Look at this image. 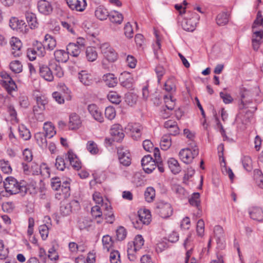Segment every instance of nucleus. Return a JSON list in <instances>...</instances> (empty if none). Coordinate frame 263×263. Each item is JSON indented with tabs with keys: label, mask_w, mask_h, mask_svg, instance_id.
<instances>
[{
	"label": "nucleus",
	"mask_w": 263,
	"mask_h": 263,
	"mask_svg": "<svg viewBox=\"0 0 263 263\" xmlns=\"http://www.w3.org/2000/svg\"><path fill=\"white\" fill-rule=\"evenodd\" d=\"M200 194L198 192L193 193L189 199V203L193 206L196 207L198 210L200 207Z\"/></svg>",
	"instance_id": "f704fd0d"
},
{
	"label": "nucleus",
	"mask_w": 263,
	"mask_h": 263,
	"mask_svg": "<svg viewBox=\"0 0 263 263\" xmlns=\"http://www.w3.org/2000/svg\"><path fill=\"white\" fill-rule=\"evenodd\" d=\"M161 148L163 151L167 150L171 146V140L169 136L165 135L162 137L160 142Z\"/></svg>",
	"instance_id": "37998d69"
},
{
	"label": "nucleus",
	"mask_w": 263,
	"mask_h": 263,
	"mask_svg": "<svg viewBox=\"0 0 263 263\" xmlns=\"http://www.w3.org/2000/svg\"><path fill=\"white\" fill-rule=\"evenodd\" d=\"M256 25H262L263 26V17L260 11L257 12L256 18L254 21L252 28L254 29Z\"/></svg>",
	"instance_id": "774afa93"
},
{
	"label": "nucleus",
	"mask_w": 263,
	"mask_h": 263,
	"mask_svg": "<svg viewBox=\"0 0 263 263\" xmlns=\"http://www.w3.org/2000/svg\"><path fill=\"white\" fill-rule=\"evenodd\" d=\"M102 243L104 249L109 251V249L112 246L114 241L112 238L108 235H105L102 238Z\"/></svg>",
	"instance_id": "49530a36"
},
{
	"label": "nucleus",
	"mask_w": 263,
	"mask_h": 263,
	"mask_svg": "<svg viewBox=\"0 0 263 263\" xmlns=\"http://www.w3.org/2000/svg\"><path fill=\"white\" fill-rule=\"evenodd\" d=\"M25 17L28 25L31 29H34L37 27L38 23L37 22V18L34 13L26 12L25 14Z\"/></svg>",
	"instance_id": "cd10ccee"
},
{
	"label": "nucleus",
	"mask_w": 263,
	"mask_h": 263,
	"mask_svg": "<svg viewBox=\"0 0 263 263\" xmlns=\"http://www.w3.org/2000/svg\"><path fill=\"white\" fill-rule=\"evenodd\" d=\"M0 168L4 174H9L12 172V170L8 161L4 159L0 160Z\"/></svg>",
	"instance_id": "a19ab883"
},
{
	"label": "nucleus",
	"mask_w": 263,
	"mask_h": 263,
	"mask_svg": "<svg viewBox=\"0 0 263 263\" xmlns=\"http://www.w3.org/2000/svg\"><path fill=\"white\" fill-rule=\"evenodd\" d=\"M116 115L115 109L111 106L107 107L105 110V116L109 120L114 119Z\"/></svg>",
	"instance_id": "3c124183"
},
{
	"label": "nucleus",
	"mask_w": 263,
	"mask_h": 263,
	"mask_svg": "<svg viewBox=\"0 0 263 263\" xmlns=\"http://www.w3.org/2000/svg\"><path fill=\"white\" fill-rule=\"evenodd\" d=\"M128 128L131 132V136L134 140H139L141 137V130L143 127L139 123H130L128 125Z\"/></svg>",
	"instance_id": "f8f14e48"
},
{
	"label": "nucleus",
	"mask_w": 263,
	"mask_h": 263,
	"mask_svg": "<svg viewBox=\"0 0 263 263\" xmlns=\"http://www.w3.org/2000/svg\"><path fill=\"white\" fill-rule=\"evenodd\" d=\"M155 211L163 218L169 217L173 212L171 205L164 201H160L156 203Z\"/></svg>",
	"instance_id": "7ed1b4c3"
},
{
	"label": "nucleus",
	"mask_w": 263,
	"mask_h": 263,
	"mask_svg": "<svg viewBox=\"0 0 263 263\" xmlns=\"http://www.w3.org/2000/svg\"><path fill=\"white\" fill-rule=\"evenodd\" d=\"M60 211V213L62 216H66L68 215L71 212V206L70 204L67 203L61 205Z\"/></svg>",
	"instance_id": "6e6d98bb"
},
{
	"label": "nucleus",
	"mask_w": 263,
	"mask_h": 263,
	"mask_svg": "<svg viewBox=\"0 0 263 263\" xmlns=\"http://www.w3.org/2000/svg\"><path fill=\"white\" fill-rule=\"evenodd\" d=\"M139 220L143 222L145 225H148L151 221V212L148 210H144L143 211L138 212L137 216Z\"/></svg>",
	"instance_id": "393cba45"
},
{
	"label": "nucleus",
	"mask_w": 263,
	"mask_h": 263,
	"mask_svg": "<svg viewBox=\"0 0 263 263\" xmlns=\"http://www.w3.org/2000/svg\"><path fill=\"white\" fill-rule=\"evenodd\" d=\"M91 213L92 217L96 219L100 218L103 216L101 208L98 205H95L92 207Z\"/></svg>",
	"instance_id": "13d9d810"
},
{
	"label": "nucleus",
	"mask_w": 263,
	"mask_h": 263,
	"mask_svg": "<svg viewBox=\"0 0 263 263\" xmlns=\"http://www.w3.org/2000/svg\"><path fill=\"white\" fill-rule=\"evenodd\" d=\"M242 164L243 168L248 172H250L252 170V159L249 156H244L242 159Z\"/></svg>",
	"instance_id": "a18cd8bd"
},
{
	"label": "nucleus",
	"mask_w": 263,
	"mask_h": 263,
	"mask_svg": "<svg viewBox=\"0 0 263 263\" xmlns=\"http://www.w3.org/2000/svg\"><path fill=\"white\" fill-rule=\"evenodd\" d=\"M39 11L44 15H48L52 12L53 8L51 4L46 0H40L37 2Z\"/></svg>",
	"instance_id": "2eb2a0df"
},
{
	"label": "nucleus",
	"mask_w": 263,
	"mask_h": 263,
	"mask_svg": "<svg viewBox=\"0 0 263 263\" xmlns=\"http://www.w3.org/2000/svg\"><path fill=\"white\" fill-rule=\"evenodd\" d=\"M10 45L11 47V53L14 57H18L22 55V43L18 38L14 36L11 37Z\"/></svg>",
	"instance_id": "1a4fd4ad"
},
{
	"label": "nucleus",
	"mask_w": 263,
	"mask_h": 263,
	"mask_svg": "<svg viewBox=\"0 0 263 263\" xmlns=\"http://www.w3.org/2000/svg\"><path fill=\"white\" fill-rule=\"evenodd\" d=\"M49 66H50L51 70L54 71V73L57 77L61 78L63 76L64 72L59 62L54 60H51L49 63Z\"/></svg>",
	"instance_id": "4be33fe9"
},
{
	"label": "nucleus",
	"mask_w": 263,
	"mask_h": 263,
	"mask_svg": "<svg viewBox=\"0 0 263 263\" xmlns=\"http://www.w3.org/2000/svg\"><path fill=\"white\" fill-rule=\"evenodd\" d=\"M45 46L46 49L49 50H52L57 45L56 40L51 35L47 34L44 39Z\"/></svg>",
	"instance_id": "c756f323"
},
{
	"label": "nucleus",
	"mask_w": 263,
	"mask_h": 263,
	"mask_svg": "<svg viewBox=\"0 0 263 263\" xmlns=\"http://www.w3.org/2000/svg\"><path fill=\"white\" fill-rule=\"evenodd\" d=\"M87 150L93 155L97 154L99 152L97 145L92 141H89L87 143Z\"/></svg>",
	"instance_id": "603ef678"
},
{
	"label": "nucleus",
	"mask_w": 263,
	"mask_h": 263,
	"mask_svg": "<svg viewBox=\"0 0 263 263\" xmlns=\"http://www.w3.org/2000/svg\"><path fill=\"white\" fill-rule=\"evenodd\" d=\"M126 62L127 66L131 68H135L137 63L136 59L134 56L131 55H128L127 56Z\"/></svg>",
	"instance_id": "69168bd1"
},
{
	"label": "nucleus",
	"mask_w": 263,
	"mask_h": 263,
	"mask_svg": "<svg viewBox=\"0 0 263 263\" xmlns=\"http://www.w3.org/2000/svg\"><path fill=\"white\" fill-rule=\"evenodd\" d=\"M170 169L174 174H178L181 171V167L177 160L173 158H170L167 161Z\"/></svg>",
	"instance_id": "bb28decb"
},
{
	"label": "nucleus",
	"mask_w": 263,
	"mask_h": 263,
	"mask_svg": "<svg viewBox=\"0 0 263 263\" xmlns=\"http://www.w3.org/2000/svg\"><path fill=\"white\" fill-rule=\"evenodd\" d=\"M254 178L258 185L263 189V174L261 170L259 169L254 170Z\"/></svg>",
	"instance_id": "ea45409f"
},
{
	"label": "nucleus",
	"mask_w": 263,
	"mask_h": 263,
	"mask_svg": "<svg viewBox=\"0 0 263 263\" xmlns=\"http://www.w3.org/2000/svg\"><path fill=\"white\" fill-rule=\"evenodd\" d=\"M82 50L81 48L75 45L74 43H69L66 48L68 55L74 57H78Z\"/></svg>",
	"instance_id": "a878e982"
},
{
	"label": "nucleus",
	"mask_w": 263,
	"mask_h": 263,
	"mask_svg": "<svg viewBox=\"0 0 263 263\" xmlns=\"http://www.w3.org/2000/svg\"><path fill=\"white\" fill-rule=\"evenodd\" d=\"M18 132L20 136L24 140H28L30 139V132L29 130L24 125L19 127Z\"/></svg>",
	"instance_id": "79ce46f5"
},
{
	"label": "nucleus",
	"mask_w": 263,
	"mask_h": 263,
	"mask_svg": "<svg viewBox=\"0 0 263 263\" xmlns=\"http://www.w3.org/2000/svg\"><path fill=\"white\" fill-rule=\"evenodd\" d=\"M67 159H65V155L59 156L55 159V165L60 171H64L67 166Z\"/></svg>",
	"instance_id": "473e14b6"
},
{
	"label": "nucleus",
	"mask_w": 263,
	"mask_h": 263,
	"mask_svg": "<svg viewBox=\"0 0 263 263\" xmlns=\"http://www.w3.org/2000/svg\"><path fill=\"white\" fill-rule=\"evenodd\" d=\"M117 154L119 161L123 165L128 166L131 164V155L128 149L123 147H119Z\"/></svg>",
	"instance_id": "423d86ee"
},
{
	"label": "nucleus",
	"mask_w": 263,
	"mask_h": 263,
	"mask_svg": "<svg viewBox=\"0 0 263 263\" xmlns=\"http://www.w3.org/2000/svg\"><path fill=\"white\" fill-rule=\"evenodd\" d=\"M108 100L112 103L118 104L121 101V97L116 92H110L107 96Z\"/></svg>",
	"instance_id": "8fccbe9b"
},
{
	"label": "nucleus",
	"mask_w": 263,
	"mask_h": 263,
	"mask_svg": "<svg viewBox=\"0 0 263 263\" xmlns=\"http://www.w3.org/2000/svg\"><path fill=\"white\" fill-rule=\"evenodd\" d=\"M43 128L45 131V133H44L45 135L49 138H52L56 134V132L54 130V127L51 122L45 123Z\"/></svg>",
	"instance_id": "c9c22d12"
},
{
	"label": "nucleus",
	"mask_w": 263,
	"mask_h": 263,
	"mask_svg": "<svg viewBox=\"0 0 263 263\" xmlns=\"http://www.w3.org/2000/svg\"><path fill=\"white\" fill-rule=\"evenodd\" d=\"M66 1L71 10L79 12L83 11L87 6L85 0H66Z\"/></svg>",
	"instance_id": "9b49d317"
},
{
	"label": "nucleus",
	"mask_w": 263,
	"mask_h": 263,
	"mask_svg": "<svg viewBox=\"0 0 263 263\" xmlns=\"http://www.w3.org/2000/svg\"><path fill=\"white\" fill-rule=\"evenodd\" d=\"M193 15L192 18H185L182 22V28L185 31L192 32L195 29L196 21L198 20L199 17L196 13H194Z\"/></svg>",
	"instance_id": "9d476101"
},
{
	"label": "nucleus",
	"mask_w": 263,
	"mask_h": 263,
	"mask_svg": "<svg viewBox=\"0 0 263 263\" xmlns=\"http://www.w3.org/2000/svg\"><path fill=\"white\" fill-rule=\"evenodd\" d=\"M204 231V222L202 219H199L197 223L196 232L200 236H202Z\"/></svg>",
	"instance_id": "680f3d73"
},
{
	"label": "nucleus",
	"mask_w": 263,
	"mask_h": 263,
	"mask_svg": "<svg viewBox=\"0 0 263 263\" xmlns=\"http://www.w3.org/2000/svg\"><path fill=\"white\" fill-rule=\"evenodd\" d=\"M102 80L108 87H114L118 83L117 78L115 77L113 73H111L104 74L102 77Z\"/></svg>",
	"instance_id": "aec40b11"
},
{
	"label": "nucleus",
	"mask_w": 263,
	"mask_h": 263,
	"mask_svg": "<svg viewBox=\"0 0 263 263\" xmlns=\"http://www.w3.org/2000/svg\"><path fill=\"white\" fill-rule=\"evenodd\" d=\"M86 57L89 62H93L98 58V53L95 47H88L85 51Z\"/></svg>",
	"instance_id": "2f4dec72"
},
{
	"label": "nucleus",
	"mask_w": 263,
	"mask_h": 263,
	"mask_svg": "<svg viewBox=\"0 0 263 263\" xmlns=\"http://www.w3.org/2000/svg\"><path fill=\"white\" fill-rule=\"evenodd\" d=\"M9 66L10 69L15 73H20L22 71V65L18 60L11 62Z\"/></svg>",
	"instance_id": "c03bdc74"
},
{
	"label": "nucleus",
	"mask_w": 263,
	"mask_h": 263,
	"mask_svg": "<svg viewBox=\"0 0 263 263\" xmlns=\"http://www.w3.org/2000/svg\"><path fill=\"white\" fill-rule=\"evenodd\" d=\"M78 78L85 86H90L93 83L92 76L85 70H82L78 73Z\"/></svg>",
	"instance_id": "dca6fc26"
},
{
	"label": "nucleus",
	"mask_w": 263,
	"mask_h": 263,
	"mask_svg": "<svg viewBox=\"0 0 263 263\" xmlns=\"http://www.w3.org/2000/svg\"><path fill=\"white\" fill-rule=\"evenodd\" d=\"M44 133L39 132L35 134V138L39 145L43 148L46 147L47 146V141Z\"/></svg>",
	"instance_id": "4c0bfd02"
},
{
	"label": "nucleus",
	"mask_w": 263,
	"mask_h": 263,
	"mask_svg": "<svg viewBox=\"0 0 263 263\" xmlns=\"http://www.w3.org/2000/svg\"><path fill=\"white\" fill-rule=\"evenodd\" d=\"M175 88L176 86L174 83V80L173 79H170L167 80L164 84V89L167 92L175 90Z\"/></svg>",
	"instance_id": "4d7b16f0"
},
{
	"label": "nucleus",
	"mask_w": 263,
	"mask_h": 263,
	"mask_svg": "<svg viewBox=\"0 0 263 263\" xmlns=\"http://www.w3.org/2000/svg\"><path fill=\"white\" fill-rule=\"evenodd\" d=\"M138 250L136 248L134 243L133 241L129 242L127 245V255L129 259L131 261H134L136 259V256L135 253Z\"/></svg>",
	"instance_id": "e433bc0d"
},
{
	"label": "nucleus",
	"mask_w": 263,
	"mask_h": 263,
	"mask_svg": "<svg viewBox=\"0 0 263 263\" xmlns=\"http://www.w3.org/2000/svg\"><path fill=\"white\" fill-rule=\"evenodd\" d=\"M122 74H127L128 76V78H127L126 80H123L121 82V85L127 88H131L132 87L133 79L130 77V74L128 73L124 72Z\"/></svg>",
	"instance_id": "bf43d9fd"
},
{
	"label": "nucleus",
	"mask_w": 263,
	"mask_h": 263,
	"mask_svg": "<svg viewBox=\"0 0 263 263\" xmlns=\"http://www.w3.org/2000/svg\"><path fill=\"white\" fill-rule=\"evenodd\" d=\"M40 234L43 240H45L48 235V228L46 224L41 225L39 227Z\"/></svg>",
	"instance_id": "0e129e2a"
},
{
	"label": "nucleus",
	"mask_w": 263,
	"mask_h": 263,
	"mask_svg": "<svg viewBox=\"0 0 263 263\" xmlns=\"http://www.w3.org/2000/svg\"><path fill=\"white\" fill-rule=\"evenodd\" d=\"M133 242L134 243L135 246H136V248L139 250L143 246L144 240L142 235H138L136 236Z\"/></svg>",
	"instance_id": "052dcab7"
},
{
	"label": "nucleus",
	"mask_w": 263,
	"mask_h": 263,
	"mask_svg": "<svg viewBox=\"0 0 263 263\" xmlns=\"http://www.w3.org/2000/svg\"><path fill=\"white\" fill-rule=\"evenodd\" d=\"M33 48L37 53L38 56L43 57L45 55L46 47L41 42L36 41L33 44Z\"/></svg>",
	"instance_id": "58836bf2"
},
{
	"label": "nucleus",
	"mask_w": 263,
	"mask_h": 263,
	"mask_svg": "<svg viewBox=\"0 0 263 263\" xmlns=\"http://www.w3.org/2000/svg\"><path fill=\"white\" fill-rule=\"evenodd\" d=\"M120 255L119 251L114 250L110 253V263H121L120 259Z\"/></svg>",
	"instance_id": "5fc2aeb1"
},
{
	"label": "nucleus",
	"mask_w": 263,
	"mask_h": 263,
	"mask_svg": "<svg viewBox=\"0 0 263 263\" xmlns=\"http://www.w3.org/2000/svg\"><path fill=\"white\" fill-rule=\"evenodd\" d=\"M127 232L126 229L123 227H119L116 231L117 239L119 241L124 239L126 236Z\"/></svg>",
	"instance_id": "864d4df0"
},
{
	"label": "nucleus",
	"mask_w": 263,
	"mask_h": 263,
	"mask_svg": "<svg viewBox=\"0 0 263 263\" xmlns=\"http://www.w3.org/2000/svg\"><path fill=\"white\" fill-rule=\"evenodd\" d=\"M249 215L250 217L254 220L261 221L263 220V211L260 208H252L250 209Z\"/></svg>",
	"instance_id": "412c9836"
},
{
	"label": "nucleus",
	"mask_w": 263,
	"mask_h": 263,
	"mask_svg": "<svg viewBox=\"0 0 263 263\" xmlns=\"http://www.w3.org/2000/svg\"><path fill=\"white\" fill-rule=\"evenodd\" d=\"M10 27L13 30L20 32H26L27 26L24 20H20L16 17H11L9 22Z\"/></svg>",
	"instance_id": "39448f33"
},
{
	"label": "nucleus",
	"mask_w": 263,
	"mask_h": 263,
	"mask_svg": "<svg viewBox=\"0 0 263 263\" xmlns=\"http://www.w3.org/2000/svg\"><path fill=\"white\" fill-rule=\"evenodd\" d=\"M2 85L9 94H10L17 88L16 85L12 79H9V80H3L2 82Z\"/></svg>",
	"instance_id": "7c9ffc66"
},
{
	"label": "nucleus",
	"mask_w": 263,
	"mask_h": 263,
	"mask_svg": "<svg viewBox=\"0 0 263 263\" xmlns=\"http://www.w3.org/2000/svg\"><path fill=\"white\" fill-rule=\"evenodd\" d=\"M9 251L8 248H5L2 240H0V259H5L8 257Z\"/></svg>",
	"instance_id": "e2e57ef3"
},
{
	"label": "nucleus",
	"mask_w": 263,
	"mask_h": 263,
	"mask_svg": "<svg viewBox=\"0 0 263 263\" xmlns=\"http://www.w3.org/2000/svg\"><path fill=\"white\" fill-rule=\"evenodd\" d=\"M87 109L93 118L97 121L101 123L103 121V117L98 106L95 104L88 106Z\"/></svg>",
	"instance_id": "f3484780"
},
{
	"label": "nucleus",
	"mask_w": 263,
	"mask_h": 263,
	"mask_svg": "<svg viewBox=\"0 0 263 263\" xmlns=\"http://www.w3.org/2000/svg\"><path fill=\"white\" fill-rule=\"evenodd\" d=\"M229 15L227 12L219 13L216 18L217 24L219 26H224L227 24L229 22Z\"/></svg>",
	"instance_id": "c85d7f7f"
},
{
	"label": "nucleus",
	"mask_w": 263,
	"mask_h": 263,
	"mask_svg": "<svg viewBox=\"0 0 263 263\" xmlns=\"http://www.w3.org/2000/svg\"><path fill=\"white\" fill-rule=\"evenodd\" d=\"M81 124V121L78 115L71 114L69 116V128L71 130L78 129Z\"/></svg>",
	"instance_id": "6ab92c4d"
},
{
	"label": "nucleus",
	"mask_w": 263,
	"mask_h": 263,
	"mask_svg": "<svg viewBox=\"0 0 263 263\" xmlns=\"http://www.w3.org/2000/svg\"><path fill=\"white\" fill-rule=\"evenodd\" d=\"M214 232L217 247L222 250L225 247V239L223 228L220 226H216L214 228Z\"/></svg>",
	"instance_id": "6e6552de"
},
{
	"label": "nucleus",
	"mask_w": 263,
	"mask_h": 263,
	"mask_svg": "<svg viewBox=\"0 0 263 263\" xmlns=\"http://www.w3.org/2000/svg\"><path fill=\"white\" fill-rule=\"evenodd\" d=\"M110 134L113 137V140L117 142L121 141L124 137L121 126L119 124H114L111 126Z\"/></svg>",
	"instance_id": "ddd939ff"
},
{
	"label": "nucleus",
	"mask_w": 263,
	"mask_h": 263,
	"mask_svg": "<svg viewBox=\"0 0 263 263\" xmlns=\"http://www.w3.org/2000/svg\"><path fill=\"white\" fill-rule=\"evenodd\" d=\"M60 188L64 198L70 195V182L69 181L66 180L63 181L62 183L61 182Z\"/></svg>",
	"instance_id": "de8ad7c7"
},
{
	"label": "nucleus",
	"mask_w": 263,
	"mask_h": 263,
	"mask_svg": "<svg viewBox=\"0 0 263 263\" xmlns=\"http://www.w3.org/2000/svg\"><path fill=\"white\" fill-rule=\"evenodd\" d=\"M109 19L112 23L121 24L123 20V16L121 13L114 11L109 14Z\"/></svg>",
	"instance_id": "72a5a7b5"
},
{
	"label": "nucleus",
	"mask_w": 263,
	"mask_h": 263,
	"mask_svg": "<svg viewBox=\"0 0 263 263\" xmlns=\"http://www.w3.org/2000/svg\"><path fill=\"white\" fill-rule=\"evenodd\" d=\"M65 159L69 162L71 166L76 170L81 168V163L77 156L72 151H69L65 155Z\"/></svg>",
	"instance_id": "4468645a"
},
{
	"label": "nucleus",
	"mask_w": 263,
	"mask_h": 263,
	"mask_svg": "<svg viewBox=\"0 0 263 263\" xmlns=\"http://www.w3.org/2000/svg\"><path fill=\"white\" fill-rule=\"evenodd\" d=\"M199 154L198 149L196 146L190 149V148L182 149L179 154L181 160L186 164L191 163L194 158Z\"/></svg>",
	"instance_id": "f03ea898"
},
{
	"label": "nucleus",
	"mask_w": 263,
	"mask_h": 263,
	"mask_svg": "<svg viewBox=\"0 0 263 263\" xmlns=\"http://www.w3.org/2000/svg\"><path fill=\"white\" fill-rule=\"evenodd\" d=\"M146 200L150 202L152 201L155 196V190L153 187H148L144 193Z\"/></svg>",
	"instance_id": "09e8293b"
},
{
	"label": "nucleus",
	"mask_w": 263,
	"mask_h": 263,
	"mask_svg": "<svg viewBox=\"0 0 263 263\" xmlns=\"http://www.w3.org/2000/svg\"><path fill=\"white\" fill-rule=\"evenodd\" d=\"M40 74L41 77L47 81L51 82L53 80V73L50 66L42 65L40 66Z\"/></svg>",
	"instance_id": "a211bd4d"
},
{
	"label": "nucleus",
	"mask_w": 263,
	"mask_h": 263,
	"mask_svg": "<svg viewBox=\"0 0 263 263\" xmlns=\"http://www.w3.org/2000/svg\"><path fill=\"white\" fill-rule=\"evenodd\" d=\"M124 34L127 37L132 38L133 36V29L131 24L128 22L124 28Z\"/></svg>",
	"instance_id": "338daca9"
},
{
	"label": "nucleus",
	"mask_w": 263,
	"mask_h": 263,
	"mask_svg": "<svg viewBox=\"0 0 263 263\" xmlns=\"http://www.w3.org/2000/svg\"><path fill=\"white\" fill-rule=\"evenodd\" d=\"M3 185L6 192L10 195L20 194L24 196L29 189L26 181L21 180L18 182L12 176L7 177L3 181Z\"/></svg>",
	"instance_id": "f257e3e1"
},
{
	"label": "nucleus",
	"mask_w": 263,
	"mask_h": 263,
	"mask_svg": "<svg viewBox=\"0 0 263 263\" xmlns=\"http://www.w3.org/2000/svg\"><path fill=\"white\" fill-rule=\"evenodd\" d=\"M95 15L99 20L104 21L109 17V13L105 7L100 6L96 8Z\"/></svg>",
	"instance_id": "5701e85b"
},
{
	"label": "nucleus",
	"mask_w": 263,
	"mask_h": 263,
	"mask_svg": "<svg viewBox=\"0 0 263 263\" xmlns=\"http://www.w3.org/2000/svg\"><path fill=\"white\" fill-rule=\"evenodd\" d=\"M54 56L55 58L54 60L59 63H66L69 59L67 51L66 52L64 50H57L54 51Z\"/></svg>",
	"instance_id": "b1692460"
},
{
	"label": "nucleus",
	"mask_w": 263,
	"mask_h": 263,
	"mask_svg": "<svg viewBox=\"0 0 263 263\" xmlns=\"http://www.w3.org/2000/svg\"><path fill=\"white\" fill-rule=\"evenodd\" d=\"M100 49L104 57L108 62H114L117 60V53L110 46L108 43H105L101 44Z\"/></svg>",
	"instance_id": "20e7f679"
},
{
	"label": "nucleus",
	"mask_w": 263,
	"mask_h": 263,
	"mask_svg": "<svg viewBox=\"0 0 263 263\" xmlns=\"http://www.w3.org/2000/svg\"><path fill=\"white\" fill-rule=\"evenodd\" d=\"M143 170L147 174L151 173L156 167V161L150 155L145 156L141 160Z\"/></svg>",
	"instance_id": "0eeeda50"
}]
</instances>
